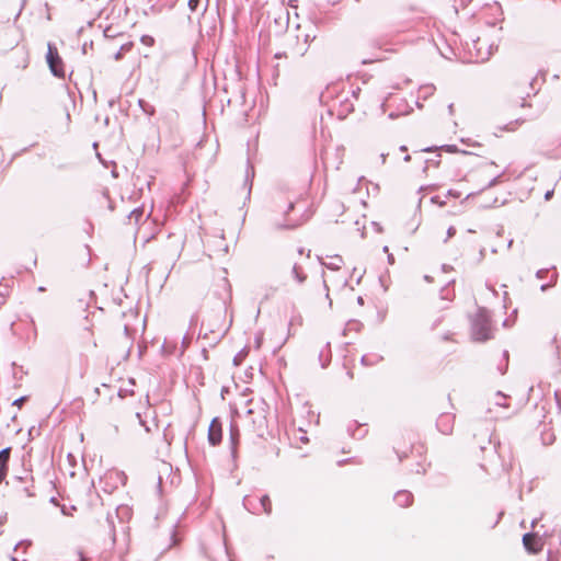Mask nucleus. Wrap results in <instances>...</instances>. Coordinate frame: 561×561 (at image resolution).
Listing matches in <instances>:
<instances>
[{"mask_svg":"<svg viewBox=\"0 0 561 561\" xmlns=\"http://www.w3.org/2000/svg\"><path fill=\"white\" fill-rule=\"evenodd\" d=\"M410 160H411V157L409 154L404 157L405 162H409Z\"/></svg>","mask_w":561,"mask_h":561,"instance_id":"21","label":"nucleus"},{"mask_svg":"<svg viewBox=\"0 0 561 561\" xmlns=\"http://www.w3.org/2000/svg\"><path fill=\"white\" fill-rule=\"evenodd\" d=\"M221 423L218 419H214L208 428V440L213 446H216L221 442Z\"/></svg>","mask_w":561,"mask_h":561,"instance_id":"4","label":"nucleus"},{"mask_svg":"<svg viewBox=\"0 0 561 561\" xmlns=\"http://www.w3.org/2000/svg\"><path fill=\"white\" fill-rule=\"evenodd\" d=\"M238 435H239L238 430L237 428H231V440H232V444H236Z\"/></svg>","mask_w":561,"mask_h":561,"instance_id":"17","label":"nucleus"},{"mask_svg":"<svg viewBox=\"0 0 561 561\" xmlns=\"http://www.w3.org/2000/svg\"><path fill=\"white\" fill-rule=\"evenodd\" d=\"M75 561H88L82 550L76 551Z\"/></svg>","mask_w":561,"mask_h":561,"instance_id":"13","label":"nucleus"},{"mask_svg":"<svg viewBox=\"0 0 561 561\" xmlns=\"http://www.w3.org/2000/svg\"><path fill=\"white\" fill-rule=\"evenodd\" d=\"M537 276H538V277H542V271H539V272L537 273Z\"/></svg>","mask_w":561,"mask_h":561,"instance_id":"22","label":"nucleus"},{"mask_svg":"<svg viewBox=\"0 0 561 561\" xmlns=\"http://www.w3.org/2000/svg\"><path fill=\"white\" fill-rule=\"evenodd\" d=\"M125 49V46H122L121 50L115 54V59L119 60L123 56V50Z\"/></svg>","mask_w":561,"mask_h":561,"instance_id":"20","label":"nucleus"},{"mask_svg":"<svg viewBox=\"0 0 561 561\" xmlns=\"http://www.w3.org/2000/svg\"><path fill=\"white\" fill-rule=\"evenodd\" d=\"M400 150H401V151H407V147H405V146H402V147L400 148Z\"/></svg>","mask_w":561,"mask_h":561,"instance_id":"24","label":"nucleus"},{"mask_svg":"<svg viewBox=\"0 0 561 561\" xmlns=\"http://www.w3.org/2000/svg\"><path fill=\"white\" fill-rule=\"evenodd\" d=\"M261 506L265 514H271L272 512V503L267 495H263L260 500Z\"/></svg>","mask_w":561,"mask_h":561,"instance_id":"9","label":"nucleus"},{"mask_svg":"<svg viewBox=\"0 0 561 561\" xmlns=\"http://www.w3.org/2000/svg\"><path fill=\"white\" fill-rule=\"evenodd\" d=\"M144 215V208H136L134 209L129 215V220H134L135 224H138V221L141 219Z\"/></svg>","mask_w":561,"mask_h":561,"instance_id":"10","label":"nucleus"},{"mask_svg":"<svg viewBox=\"0 0 561 561\" xmlns=\"http://www.w3.org/2000/svg\"><path fill=\"white\" fill-rule=\"evenodd\" d=\"M291 274L299 284H302L307 278V275L304 273L302 268L297 263L293 264Z\"/></svg>","mask_w":561,"mask_h":561,"instance_id":"8","label":"nucleus"},{"mask_svg":"<svg viewBox=\"0 0 561 561\" xmlns=\"http://www.w3.org/2000/svg\"><path fill=\"white\" fill-rule=\"evenodd\" d=\"M26 401V397H21L19 399H16L14 402H13V405H16L19 408L22 407V404Z\"/></svg>","mask_w":561,"mask_h":561,"instance_id":"16","label":"nucleus"},{"mask_svg":"<svg viewBox=\"0 0 561 561\" xmlns=\"http://www.w3.org/2000/svg\"><path fill=\"white\" fill-rule=\"evenodd\" d=\"M388 259H389L390 262L393 261V256L391 254L388 256Z\"/></svg>","mask_w":561,"mask_h":561,"instance_id":"26","label":"nucleus"},{"mask_svg":"<svg viewBox=\"0 0 561 561\" xmlns=\"http://www.w3.org/2000/svg\"><path fill=\"white\" fill-rule=\"evenodd\" d=\"M550 196H551V192H548V193L546 194V198L548 199Z\"/></svg>","mask_w":561,"mask_h":561,"instance_id":"25","label":"nucleus"},{"mask_svg":"<svg viewBox=\"0 0 561 561\" xmlns=\"http://www.w3.org/2000/svg\"><path fill=\"white\" fill-rule=\"evenodd\" d=\"M199 4V0H188V7L192 11H195Z\"/></svg>","mask_w":561,"mask_h":561,"instance_id":"15","label":"nucleus"},{"mask_svg":"<svg viewBox=\"0 0 561 561\" xmlns=\"http://www.w3.org/2000/svg\"><path fill=\"white\" fill-rule=\"evenodd\" d=\"M175 543L174 539V530L170 528L164 535V540L162 542H151L150 548L156 550V556L153 558H145L147 561H153L161 557L165 551H168Z\"/></svg>","mask_w":561,"mask_h":561,"instance_id":"3","label":"nucleus"},{"mask_svg":"<svg viewBox=\"0 0 561 561\" xmlns=\"http://www.w3.org/2000/svg\"><path fill=\"white\" fill-rule=\"evenodd\" d=\"M432 202L437 203V197H433Z\"/></svg>","mask_w":561,"mask_h":561,"instance_id":"28","label":"nucleus"},{"mask_svg":"<svg viewBox=\"0 0 561 561\" xmlns=\"http://www.w3.org/2000/svg\"><path fill=\"white\" fill-rule=\"evenodd\" d=\"M455 233H456V229L454 227H449L448 230H447L448 238L454 237Z\"/></svg>","mask_w":561,"mask_h":561,"instance_id":"18","label":"nucleus"},{"mask_svg":"<svg viewBox=\"0 0 561 561\" xmlns=\"http://www.w3.org/2000/svg\"><path fill=\"white\" fill-rule=\"evenodd\" d=\"M471 334L474 341L480 342L492 337L490 316L485 309H480L472 319Z\"/></svg>","mask_w":561,"mask_h":561,"instance_id":"1","label":"nucleus"},{"mask_svg":"<svg viewBox=\"0 0 561 561\" xmlns=\"http://www.w3.org/2000/svg\"><path fill=\"white\" fill-rule=\"evenodd\" d=\"M394 501L401 507H407L412 503L413 495L409 491H399L394 495Z\"/></svg>","mask_w":561,"mask_h":561,"instance_id":"6","label":"nucleus"},{"mask_svg":"<svg viewBox=\"0 0 561 561\" xmlns=\"http://www.w3.org/2000/svg\"><path fill=\"white\" fill-rule=\"evenodd\" d=\"M253 411L251 409L248 410V414H252Z\"/></svg>","mask_w":561,"mask_h":561,"instance_id":"30","label":"nucleus"},{"mask_svg":"<svg viewBox=\"0 0 561 561\" xmlns=\"http://www.w3.org/2000/svg\"><path fill=\"white\" fill-rule=\"evenodd\" d=\"M10 453V448H4L0 450V483L4 480L7 476Z\"/></svg>","mask_w":561,"mask_h":561,"instance_id":"5","label":"nucleus"},{"mask_svg":"<svg viewBox=\"0 0 561 561\" xmlns=\"http://www.w3.org/2000/svg\"><path fill=\"white\" fill-rule=\"evenodd\" d=\"M537 541V538L535 535L533 534H526L524 535L523 537V542H524V546L525 548L528 550V551H531V552H536L538 549L535 547V543Z\"/></svg>","mask_w":561,"mask_h":561,"instance_id":"7","label":"nucleus"},{"mask_svg":"<svg viewBox=\"0 0 561 561\" xmlns=\"http://www.w3.org/2000/svg\"><path fill=\"white\" fill-rule=\"evenodd\" d=\"M362 362H363L364 364L366 363V357H365V356L362 358Z\"/></svg>","mask_w":561,"mask_h":561,"instance_id":"29","label":"nucleus"},{"mask_svg":"<svg viewBox=\"0 0 561 561\" xmlns=\"http://www.w3.org/2000/svg\"><path fill=\"white\" fill-rule=\"evenodd\" d=\"M298 253H299V255H302V254H304V250H302V249H300V250L298 251Z\"/></svg>","mask_w":561,"mask_h":561,"instance_id":"27","label":"nucleus"},{"mask_svg":"<svg viewBox=\"0 0 561 561\" xmlns=\"http://www.w3.org/2000/svg\"><path fill=\"white\" fill-rule=\"evenodd\" d=\"M140 106L142 107V110H144L147 114H149V115H153V114H154V108H153V106L145 107V105H144V102H142V101H140Z\"/></svg>","mask_w":561,"mask_h":561,"instance_id":"14","label":"nucleus"},{"mask_svg":"<svg viewBox=\"0 0 561 561\" xmlns=\"http://www.w3.org/2000/svg\"><path fill=\"white\" fill-rule=\"evenodd\" d=\"M46 59H47L48 66L51 70V72L54 73V76L64 77L62 60L59 57L57 48L51 44H48V51H47Z\"/></svg>","mask_w":561,"mask_h":561,"instance_id":"2","label":"nucleus"},{"mask_svg":"<svg viewBox=\"0 0 561 561\" xmlns=\"http://www.w3.org/2000/svg\"><path fill=\"white\" fill-rule=\"evenodd\" d=\"M3 297H4V295L2 293H0V304L2 302Z\"/></svg>","mask_w":561,"mask_h":561,"instance_id":"23","label":"nucleus"},{"mask_svg":"<svg viewBox=\"0 0 561 561\" xmlns=\"http://www.w3.org/2000/svg\"><path fill=\"white\" fill-rule=\"evenodd\" d=\"M153 42H154V39L151 36H149V35H144L141 37V43L147 45V46L153 45Z\"/></svg>","mask_w":561,"mask_h":561,"instance_id":"12","label":"nucleus"},{"mask_svg":"<svg viewBox=\"0 0 561 561\" xmlns=\"http://www.w3.org/2000/svg\"><path fill=\"white\" fill-rule=\"evenodd\" d=\"M136 416L139 419V423L145 426L146 432H150V428L146 425V423L141 420L140 414L137 413Z\"/></svg>","mask_w":561,"mask_h":561,"instance_id":"19","label":"nucleus"},{"mask_svg":"<svg viewBox=\"0 0 561 561\" xmlns=\"http://www.w3.org/2000/svg\"><path fill=\"white\" fill-rule=\"evenodd\" d=\"M496 398L499 399V400L495 402V404H496L497 407H501V408H506V407H507V404L504 402V400L506 399V397H505V396H503L501 392H497V393H496Z\"/></svg>","mask_w":561,"mask_h":561,"instance_id":"11","label":"nucleus"}]
</instances>
